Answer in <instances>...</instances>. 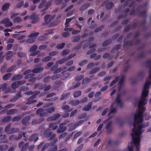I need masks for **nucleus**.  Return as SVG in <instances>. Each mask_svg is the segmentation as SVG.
I'll use <instances>...</instances> for the list:
<instances>
[{"label": "nucleus", "instance_id": "43", "mask_svg": "<svg viewBox=\"0 0 151 151\" xmlns=\"http://www.w3.org/2000/svg\"><path fill=\"white\" fill-rule=\"evenodd\" d=\"M89 6L88 4H86L83 6H82L80 8V10L81 11L83 10L86 9V8L88 7Z\"/></svg>", "mask_w": 151, "mask_h": 151}, {"label": "nucleus", "instance_id": "62", "mask_svg": "<svg viewBox=\"0 0 151 151\" xmlns=\"http://www.w3.org/2000/svg\"><path fill=\"white\" fill-rule=\"evenodd\" d=\"M21 119V118L19 116H16L14 117L13 119V122L18 121Z\"/></svg>", "mask_w": 151, "mask_h": 151}, {"label": "nucleus", "instance_id": "30", "mask_svg": "<svg viewBox=\"0 0 151 151\" xmlns=\"http://www.w3.org/2000/svg\"><path fill=\"white\" fill-rule=\"evenodd\" d=\"M8 148V146L7 145H4L0 146V151L6 150Z\"/></svg>", "mask_w": 151, "mask_h": 151}, {"label": "nucleus", "instance_id": "46", "mask_svg": "<svg viewBox=\"0 0 151 151\" xmlns=\"http://www.w3.org/2000/svg\"><path fill=\"white\" fill-rule=\"evenodd\" d=\"M28 145L29 144L28 143H27L25 145L24 144L21 150V151H25V150L27 149V147H28Z\"/></svg>", "mask_w": 151, "mask_h": 151}, {"label": "nucleus", "instance_id": "63", "mask_svg": "<svg viewBox=\"0 0 151 151\" xmlns=\"http://www.w3.org/2000/svg\"><path fill=\"white\" fill-rule=\"evenodd\" d=\"M83 147V145L81 144L78 148H77L75 150V151H80L82 148Z\"/></svg>", "mask_w": 151, "mask_h": 151}, {"label": "nucleus", "instance_id": "21", "mask_svg": "<svg viewBox=\"0 0 151 151\" xmlns=\"http://www.w3.org/2000/svg\"><path fill=\"white\" fill-rule=\"evenodd\" d=\"M22 74L19 75H17L13 77L12 78V81L19 80L21 79L22 77Z\"/></svg>", "mask_w": 151, "mask_h": 151}, {"label": "nucleus", "instance_id": "14", "mask_svg": "<svg viewBox=\"0 0 151 151\" xmlns=\"http://www.w3.org/2000/svg\"><path fill=\"white\" fill-rule=\"evenodd\" d=\"M92 104V102H89L87 106H84L83 108V110L86 111H88L90 110L91 108Z\"/></svg>", "mask_w": 151, "mask_h": 151}, {"label": "nucleus", "instance_id": "18", "mask_svg": "<svg viewBox=\"0 0 151 151\" xmlns=\"http://www.w3.org/2000/svg\"><path fill=\"white\" fill-rule=\"evenodd\" d=\"M43 69V68L39 67L34 69L32 72L35 73H38L42 71Z\"/></svg>", "mask_w": 151, "mask_h": 151}, {"label": "nucleus", "instance_id": "32", "mask_svg": "<svg viewBox=\"0 0 151 151\" xmlns=\"http://www.w3.org/2000/svg\"><path fill=\"white\" fill-rule=\"evenodd\" d=\"M7 85L6 83H4L0 85V91H3L5 89Z\"/></svg>", "mask_w": 151, "mask_h": 151}, {"label": "nucleus", "instance_id": "45", "mask_svg": "<svg viewBox=\"0 0 151 151\" xmlns=\"http://www.w3.org/2000/svg\"><path fill=\"white\" fill-rule=\"evenodd\" d=\"M90 81V79L88 78H85L83 80L82 83L83 84H86L88 83Z\"/></svg>", "mask_w": 151, "mask_h": 151}, {"label": "nucleus", "instance_id": "4", "mask_svg": "<svg viewBox=\"0 0 151 151\" xmlns=\"http://www.w3.org/2000/svg\"><path fill=\"white\" fill-rule=\"evenodd\" d=\"M83 120H81L75 124H74L73 123H70L68 125V126L69 127V128L70 130H72L74 129L76 127L78 126L83 123Z\"/></svg>", "mask_w": 151, "mask_h": 151}, {"label": "nucleus", "instance_id": "8", "mask_svg": "<svg viewBox=\"0 0 151 151\" xmlns=\"http://www.w3.org/2000/svg\"><path fill=\"white\" fill-rule=\"evenodd\" d=\"M8 128V127H6L5 129V131L6 132L9 134L17 132L19 130V129L17 128H13L11 130H7V129Z\"/></svg>", "mask_w": 151, "mask_h": 151}, {"label": "nucleus", "instance_id": "51", "mask_svg": "<svg viewBox=\"0 0 151 151\" xmlns=\"http://www.w3.org/2000/svg\"><path fill=\"white\" fill-rule=\"evenodd\" d=\"M65 45V43H62L58 45L57 47L58 49H62L64 47Z\"/></svg>", "mask_w": 151, "mask_h": 151}, {"label": "nucleus", "instance_id": "26", "mask_svg": "<svg viewBox=\"0 0 151 151\" xmlns=\"http://www.w3.org/2000/svg\"><path fill=\"white\" fill-rule=\"evenodd\" d=\"M22 20V19L20 17H18L14 19V21L15 23H18L21 22Z\"/></svg>", "mask_w": 151, "mask_h": 151}, {"label": "nucleus", "instance_id": "1", "mask_svg": "<svg viewBox=\"0 0 151 151\" xmlns=\"http://www.w3.org/2000/svg\"><path fill=\"white\" fill-rule=\"evenodd\" d=\"M144 112H138L135 114L133 125L134 128L132 129L131 135L133 139V142L136 147V151H139L140 148V140L142 137L141 134L144 132L145 129L144 128L148 126V123L142 124H141L143 120L142 114ZM129 151H134L131 147H128Z\"/></svg>", "mask_w": 151, "mask_h": 151}, {"label": "nucleus", "instance_id": "58", "mask_svg": "<svg viewBox=\"0 0 151 151\" xmlns=\"http://www.w3.org/2000/svg\"><path fill=\"white\" fill-rule=\"evenodd\" d=\"M50 77H47L45 78L43 80V82L45 83H47L50 81Z\"/></svg>", "mask_w": 151, "mask_h": 151}, {"label": "nucleus", "instance_id": "13", "mask_svg": "<svg viewBox=\"0 0 151 151\" xmlns=\"http://www.w3.org/2000/svg\"><path fill=\"white\" fill-rule=\"evenodd\" d=\"M115 104V103H113L111 105L110 108L111 109V111L109 114H108V116H109L111 115L112 114H114L115 113L116 111V109L113 108L114 106V105Z\"/></svg>", "mask_w": 151, "mask_h": 151}, {"label": "nucleus", "instance_id": "38", "mask_svg": "<svg viewBox=\"0 0 151 151\" xmlns=\"http://www.w3.org/2000/svg\"><path fill=\"white\" fill-rule=\"evenodd\" d=\"M82 134V132L81 131H79L76 133L73 137L74 139H75L80 136Z\"/></svg>", "mask_w": 151, "mask_h": 151}, {"label": "nucleus", "instance_id": "22", "mask_svg": "<svg viewBox=\"0 0 151 151\" xmlns=\"http://www.w3.org/2000/svg\"><path fill=\"white\" fill-rule=\"evenodd\" d=\"M67 60L66 58L61 59L57 61L56 62V64L58 65V64H61L65 63Z\"/></svg>", "mask_w": 151, "mask_h": 151}, {"label": "nucleus", "instance_id": "33", "mask_svg": "<svg viewBox=\"0 0 151 151\" xmlns=\"http://www.w3.org/2000/svg\"><path fill=\"white\" fill-rule=\"evenodd\" d=\"M30 119V117L29 116H27L22 120V122L23 124H26Z\"/></svg>", "mask_w": 151, "mask_h": 151}, {"label": "nucleus", "instance_id": "42", "mask_svg": "<svg viewBox=\"0 0 151 151\" xmlns=\"http://www.w3.org/2000/svg\"><path fill=\"white\" fill-rule=\"evenodd\" d=\"M35 41L34 38H30L28 39L26 41V42L28 43H33Z\"/></svg>", "mask_w": 151, "mask_h": 151}, {"label": "nucleus", "instance_id": "6", "mask_svg": "<svg viewBox=\"0 0 151 151\" xmlns=\"http://www.w3.org/2000/svg\"><path fill=\"white\" fill-rule=\"evenodd\" d=\"M24 81H18L14 83L12 85V88L13 89H15L18 87L20 85L23 84L25 83Z\"/></svg>", "mask_w": 151, "mask_h": 151}, {"label": "nucleus", "instance_id": "25", "mask_svg": "<svg viewBox=\"0 0 151 151\" xmlns=\"http://www.w3.org/2000/svg\"><path fill=\"white\" fill-rule=\"evenodd\" d=\"M63 109L66 111L69 112L71 111L72 109H70L68 105H66L63 106Z\"/></svg>", "mask_w": 151, "mask_h": 151}, {"label": "nucleus", "instance_id": "61", "mask_svg": "<svg viewBox=\"0 0 151 151\" xmlns=\"http://www.w3.org/2000/svg\"><path fill=\"white\" fill-rule=\"evenodd\" d=\"M34 76V74L33 73L30 74L25 76V78L27 79Z\"/></svg>", "mask_w": 151, "mask_h": 151}, {"label": "nucleus", "instance_id": "54", "mask_svg": "<svg viewBox=\"0 0 151 151\" xmlns=\"http://www.w3.org/2000/svg\"><path fill=\"white\" fill-rule=\"evenodd\" d=\"M9 20V19L8 18H6L5 19L1 21L0 22V23H2V24H5L6 25V24L8 22Z\"/></svg>", "mask_w": 151, "mask_h": 151}, {"label": "nucleus", "instance_id": "9", "mask_svg": "<svg viewBox=\"0 0 151 151\" xmlns=\"http://www.w3.org/2000/svg\"><path fill=\"white\" fill-rule=\"evenodd\" d=\"M60 116V115L59 114H57L53 116H50L48 117L47 120L48 122L50 121H55L59 118Z\"/></svg>", "mask_w": 151, "mask_h": 151}, {"label": "nucleus", "instance_id": "12", "mask_svg": "<svg viewBox=\"0 0 151 151\" xmlns=\"http://www.w3.org/2000/svg\"><path fill=\"white\" fill-rule=\"evenodd\" d=\"M52 134L51 131L49 129H47L45 131L44 133V136L46 137H48Z\"/></svg>", "mask_w": 151, "mask_h": 151}, {"label": "nucleus", "instance_id": "44", "mask_svg": "<svg viewBox=\"0 0 151 151\" xmlns=\"http://www.w3.org/2000/svg\"><path fill=\"white\" fill-rule=\"evenodd\" d=\"M119 79V78L118 77H116L114 80L110 84V86H111L113 85L115 83L118 81V79Z\"/></svg>", "mask_w": 151, "mask_h": 151}, {"label": "nucleus", "instance_id": "36", "mask_svg": "<svg viewBox=\"0 0 151 151\" xmlns=\"http://www.w3.org/2000/svg\"><path fill=\"white\" fill-rule=\"evenodd\" d=\"M80 102L78 100L72 101L70 102V104L73 106H76L79 104Z\"/></svg>", "mask_w": 151, "mask_h": 151}, {"label": "nucleus", "instance_id": "23", "mask_svg": "<svg viewBox=\"0 0 151 151\" xmlns=\"http://www.w3.org/2000/svg\"><path fill=\"white\" fill-rule=\"evenodd\" d=\"M55 134H53L52 136L50 138V140H53V144L56 143L58 141V139L57 138H55Z\"/></svg>", "mask_w": 151, "mask_h": 151}, {"label": "nucleus", "instance_id": "64", "mask_svg": "<svg viewBox=\"0 0 151 151\" xmlns=\"http://www.w3.org/2000/svg\"><path fill=\"white\" fill-rule=\"evenodd\" d=\"M58 149L57 147L56 146H53L52 148H51L49 151H56Z\"/></svg>", "mask_w": 151, "mask_h": 151}, {"label": "nucleus", "instance_id": "41", "mask_svg": "<svg viewBox=\"0 0 151 151\" xmlns=\"http://www.w3.org/2000/svg\"><path fill=\"white\" fill-rule=\"evenodd\" d=\"M51 59L50 56H47L43 58L42 61L43 62H47L49 61Z\"/></svg>", "mask_w": 151, "mask_h": 151}, {"label": "nucleus", "instance_id": "7", "mask_svg": "<svg viewBox=\"0 0 151 151\" xmlns=\"http://www.w3.org/2000/svg\"><path fill=\"white\" fill-rule=\"evenodd\" d=\"M54 18L53 17H52L49 15H45L44 17L45 24H48L51 22L52 20Z\"/></svg>", "mask_w": 151, "mask_h": 151}, {"label": "nucleus", "instance_id": "39", "mask_svg": "<svg viewBox=\"0 0 151 151\" xmlns=\"http://www.w3.org/2000/svg\"><path fill=\"white\" fill-rule=\"evenodd\" d=\"M39 34V33L38 32H36L33 33L29 35L28 36V37L29 38H33L37 36Z\"/></svg>", "mask_w": 151, "mask_h": 151}, {"label": "nucleus", "instance_id": "53", "mask_svg": "<svg viewBox=\"0 0 151 151\" xmlns=\"http://www.w3.org/2000/svg\"><path fill=\"white\" fill-rule=\"evenodd\" d=\"M33 18H34V17L33 16V15H31V16H27L24 17V20L25 21L29 19H32Z\"/></svg>", "mask_w": 151, "mask_h": 151}, {"label": "nucleus", "instance_id": "57", "mask_svg": "<svg viewBox=\"0 0 151 151\" xmlns=\"http://www.w3.org/2000/svg\"><path fill=\"white\" fill-rule=\"evenodd\" d=\"M80 39V37L79 36L75 37L73 38V40L74 42H77L79 41Z\"/></svg>", "mask_w": 151, "mask_h": 151}, {"label": "nucleus", "instance_id": "47", "mask_svg": "<svg viewBox=\"0 0 151 151\" xmlns=\"http://www.w3.org/2000/svg\"><path fill=\"white\" fill-rule=\"evenodd\" d=\"M70 95V93H68L66 94H63L62 95V97H61L60 98V99L61 100H63L64 99H66L67 97V96H69Z\"/></svg>", "mask_w": 151, "mask_h": 151}, {"label": "nucleus", "instance_id": "2", "mask_svg": "<svg viewBox=\"0 0 151 151\" xmlns=\"http://www.w3.org/2000/svg\"><path fill=\"white\" fill-rule=\"evenodd\" d=\"M43 109H40L37 110V114L39 115L40 117H43L47 116L48 113H52L55 111V109L53 107H51L48 108L46 110L47 112H43L44 111Z\"/></svg>", "mask_w": 151, "mask_h": 151}, {"label": "nucleus", "instance_id": "20", "mask_svg": "<svg viewBox=\"0 0 151 151\" xmlns=\"http://www.w3.org/2000/svg\"><path fill=\"white\" fill-rule=\"evenodd\" d=\"M49 127L53 130L56 129L58 127V126L55 123H51L49 125Z\"/></svg>", "mask_w": 151, "mask_h": 151}, {"label": "nucleus", "instance_id": "27", "mask_svg": "<svg viewBox=\"0 0 151 151\" xmlns=\"http://www.w3.org/2000/svg\"><path fill=\"white\" fill-rule=\"evenodd\" d=\"M10 4L9 3H6L2 7V10L3 11H5L7 10L9 7Z\"/></svg>", "mask_w": 151, "mask_h": 151}, {"label": "nucleus", "instance_id": "11", "mask_svg": "<svg viewBox=\"0 0 151 151\" xmlns=\"http://www.w3.org/2000/svg\"><path fill=\"white\" fill-rule=\"evenodd\" d=\"M36 97L35 95H33L30 97L27 100V102L26 103L27 104H31L33 103L36 101V100H34Z\"/></svg>", "mask_w": 151, "mask_h": 151}, {"label": "nucleus", "instance_id": "16", "mask_svg": "<svg viewBox=\"0 0 151 151\" xmlns=\"http://www.w3.org/2000/svg\"><path fill=\"white\" fill-rule=\"evenodd\" d=\"M18 112L17 110L16 109H11L7 112V114L11 115L16 113Z\"/></svg>", "mask_w": 151, "mask_h": 151}, {"label": "nucleus", "instance_id": "19", "mask_svg": "<svg viewBox=\"0 0 151 151\" xmlns=\"http://www.w3.org/2000/svg\"><path fill=\"white\" fill-rule=\"evenodd\" d=\"M45 87V85H42L41 84H36L35 86V88H38L39 89H42Z\"/></svg>", "mask_w": 151, "mask_h": 151}, {"label": "nucleus", "instance_id": "56", "mask_svg": "<svg viewBox=\"0 0 151 151\" xmlns=\"http://www.w3.org/2000/svg\"><path fill=\"white\" fill-rule=\"evenodd\" d=\"M113 5V3L112 2H110L106 5V7L107 9H109L111 8Z\"/></svg>", "mask_w": 151, "mask_h": 151}, {"label": "nucleus", "instance_id": "40", "mask_svg": "<svg viewBox=\"0 0 151 151\" xmlns=\"http://www.w3.org/2000/svg\"><path fill=\"white\" fill-rule=\"evenodd\" d=\"M37 47L36 45H33L30 49L29 51L30 52H32L35 50L37 48Z\"/></svg>", "mask_w": 151, "mask_h": 151}, {"label": "nucleus", "instance_id": "48", "mask_svg": "<svg viewBox=\"0 0 151 151\" xmlns=\"http://www.w3.org/2000/svg\"><path fill=\"white\" fill-rule=\"evenodd\" d=\"M52 1H51L48 2L45 5V7L44 8V10H45L47 9L48 6L50 5L52 3Z\"/></svg>", "mask_w": 151, "mask_h": 151}, {"label": "nucleus", "instance_id": "31", "mask_svg": "<svg viewBox=\"0 0 151 151\" xmlns=\"http://www.w3.org/2000/svg\"><path fill=\"white\" fill-rule=\"evenodd\" d=\"M116 100L117 102L118 105L120 106H122L121 101L120 99V96L119 95H118L117 96Z\"/></svg>", "mask_w": 151, "mask_h": 151}, {"label": "nucleus", "instance_id": "3", "mask_svg": "<svg viewBox=\"0 0 151 151\" xmlns=\"http://www.w3.org/2000/svg\"><path fill=\"white\" fill-rule=\"evenodd\" d=\"M25 134L21 132H19V135L18 137L16 136L15 135H12L9 137V139L11 141L19 140L22 137V135H23V137H25Z\"/></svg>", "mask_w": 151, "mask_h": 151}, {"label": "nucleus", "instance_id": "5", "mask_svg": "<svg viewBox=\"0 0 151 151\" xmlns=\"http://www.w3.org/2000/svg\"><path fill=\"white\" fill-rule=\"evenodd\" d=\"M112 122L110 121L109 122L106 126V133L107 134H110L112 132L113 129L111 127L112 125Z\"/></svg>", "mask_w": 151, "mask_h": 151}, {"label": "nucleus", "instance_id": "29", "mask_svg": "<svg viewBox=\"0 0 151 151\" xmlns=\"http://www.w3.org/2000/svg\"><path fill=\"white\" fill-rule=\"evenodd\" d=\"M12 119V117L10 116H8L4 118L2 120L3 122L7 123L9 122Z\"/></svg>", "mask_w": 151, "mask_h": 151}, {"label": "nucleus", "instance_id": "28", "mask_svg": "<svg viewBox=\"0 0 151 151\" xmlns=\"http://www.w3.org/2000/svg\"><path fill=\"white\" fill-rule=\"evenodd\" d=\"M13 52L11 51L8 52L7 55L6 59L7 60H9L13 55Z\"/></svg>", "mask_w": 151, "mask_h": 151}, {"label": "nucleus", "instance_id": "52", "mask_svg": "<svg viewBox=\"0 0 151 151\" xmlns=\"http://www.w3.org/2000/svg\"><path fill=\"white\" fill-rule=\"evenodd\" d=\"M60 76V74H56L54 76H53L52 78V80H55L56 79H57L59 78Z\"/></svg>", "mask_w": 151, "mask_h": 151}, {"label": "nucleus", "instance_id": "10", "mask_svg": "<svg viewBox=\"0 0 151 151\" xmlns=\"http://www.w3.org/2000/svg\"><path fill=\"white\" fill-rule=\"evenodd\" d=\"M64 123H62L60 124L59 128L57 130V132L58 133H61L64 132L66 129V128L65 127H63Z\"/></svg>", "mask_w": 151, "mask_h": 151}, {"label": "nucleus", "instance_id": "17", "mask_svg": "<svg viewBox=\"0 0 151 151\" xmlns=\"http://www.w3.org/2000/svg\"><path fill=\"white\" fill-rule=\"evenodd\" d=\"M34 17V18L32 19H34L33 20L32 22V23L35 24L38 22L39 20V18L37 16H36L35 14H34L32 15Z\"/></svg>", "mask_w": 151, "mask_h": 151}, {"label": "nucleus", "instance_id": "37", "mask_svg": "<svg viewBox=\"0 0 151 151\" xmlns=\"http://www.w3.org/2000/svg\"><path fill=\"white\" fill-rule=\"evenodd\" d=\"M72 19V18H68L66 19L65 24V27H68L69 26V23L71 21Z\"/></svg>", "mask_w": 151, "mask_h": 151}, {"label": "nucleus", "instance_id": "15", "mask_svg": "<svg viewBox=\"0 0 151 151\" xmlns=\"http://www.w3.org/2000/svg\"><path fill=\"white\" fill-rule=\"evenodd\" d=\"M38 139V135L37 134H34L29 138L30 141H34L35 142H36Z\"/></svg>", "mask_w": 151, "mask_h": 151}, {"label": "nucleus", "instance_id": "35", "mask_svg": "<svg viewBox=\"0 0 151 151\" xmlns=\"http://www.w3.org/2000/svg\"><path fill=\"white\" fill-rule=\"evenodd\" d=\"M70 52V50L68 49L64 50L62 52V55L63 56L65 55L68 54Z\"/></svg>", "mask_w": 151, "mask_h": 151}, {"label": "nucleus", "instance_id": "59", "mask_svg": "<svg viewBox=\"0 0 151 151\" xmlns=\"http://www.w3.org/2000/svg\"><path fill=\"white\" fill-rule=\"evenodd\" d=\"M45 1H43L42 0V1L41 3L40 4L39 6V8L40 9H41L45 5Z\"/></svg>", "mask_w": 151, "mask_h": 151}, {"label": "nucleus", "instance_id": "50", "mask_svg": "<svg viewBox=\"0 0 151 151\" xmlns=\"http://www.w3.org/2000/svg\"><path fill=\"white\" fill-rule=\"evenodd\" d=\"M99 69L98 68H95L93 69L91 71V74L97 72Z\"/></svg>", "mask_w": 151, "mask_h": 151}, {"label": "nucleus", "instance_id": "24", "mask_svg": "<svg viewBox=\"0 0 151 151\" xmlns=\"http://www.w3.org/2000/svg\"><path fill=\"white\" fill-rule=\"evenodd\" d=\"M12 75L11 73H8L4 75L3 78V79L5 81L8 80Z\"/></svg>", "mask_w": 151, "mask_h": 151}, {"label": "nucleus", "instance_id": "55", "mask_svg": "<svg viewBox=\"0 0 151 151\" xmlns=\"http://www.w3.org/2000/svg\"><path fill=\"white\" fill-rule=\"evenodd\" d=\"M145 116V119L146 120L149 119L151 117V116L148 113H146Z\"/></svg>", "mask_w": 151, "mask_h": 151}, {"label": "nucleus", "instance_id": "60", "mask_svg": "<svg viewBox=\"0 0 151 151\" xmlns=\"http://www.w3.org/2000/svg\"><path fill=\"white\" fill-rule=\"evenodd\" d=\"M73 62L72 60L69 61L66 63V65L67 66H70L73 64Z\"/></svg>", "mask_w": 151, "mask_h": 151}, {"label": "nucleus", "instance_id": "49", "mask_svg": "<svg viewBox=\"0 0 151 151\" xmlns=\"http://www.w3.org/2000/svg\"><path fill=\"white\" fill-rule=\"evenodd\" d=\"M15 68V66H12L8 68L7 70V72H10L13 70Z\"/></svg>", "mask_w": 151, "mask_h": 151}, {"label": "nucleus", "instance_id": "34", "mask_svg": "<svg viewBox=\"0 0 151 151\" xmlns=\"http://www.w3.org/2000/svg\"><path fill=\"white\" fill-rule=\"evenodd\" d=\"M81 93V92L80 91H76L74 93V96L75 97H77L80 96Z\"/></svg>", "mask_w": 151, "mask_h": 151}]
</instances>
